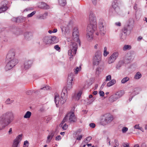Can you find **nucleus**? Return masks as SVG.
<instances>
[{
    "label": "nucleus",
    "mask_w": 147,
    "mask_h": 147,
    "mask_svg": "<svg viewBox=\"0 0 147 147\" xmlns=\"http://www.w3.org/2000/svg\"><path fill=\"white\" fill-rule=\"evenodd\" d=\"M79 33L77 29H74L73 33V38L75 42H71L69 45L70 49L68 51V55L70 56L69 59L70 60L72 59V57L74 56L76 53L78 48L77 44L78 43L80 45V42L79 39Z\"/></svg>",
    "instance_id": "nucleus-1"
},
{
    "label": "nucleus",
    "mask_w": 147,
    "mask_h": 147,
    "mask_svg": "<svg viewBox=\"0 0 147 147\" xmlns=\"http://www.w3.org/2000/svg\"><path fill=\"white\" fill-rule=\"evenodd\" d=\"M89 24L87 27L86 37L89 40L92 39L93 34L96 29V19L93 13L90 11L89 15Z\"/></svg>",
    "instance_id": "nucleus-2"
},
{
    "label": "nucleus",
    "mask_w": 147,
    "mask_h": 147,
    "mask_svg": "<svg viewBox=\"0 0 147 147\" xmlns=\"http://www.w3.org/2000/svg\"><path fill=\"white\" fill-rule=\"evenodd\" d=\"M13 116L11 112H7L3 113L0 117V130L4 129L6 126H8L12 122L11 117Z\"/></svg>",
    "instance_id": "nucleus-3"
},
{
    "label": "nucleus",
    "mask_w": 147,
    "mask_h": 147,
    "mask_svg": "<svg viewBox=\"0 0 147 147\" xmlns=\"http://www.w3.org/2000/svg\"><path fill=\"white\" fill-rule=\"evenodd\" d=\"M76 118L74 113L73 112H70L68 113L62 121V123L65 122H74L76 121Z\"/></svg>",
    "instance_id": "nucleus-4"
},
{
    "label": "nucleus",
    "mask_w": 147,
    "mask_h": 147,
    "mask_svg": "<svg viewBox=\"0 0 147 147\" xmlns=\"http://www.w3.org/2000/svg\"><path fill=\"white\" fill-rule=\"evenodd\" d=\"M113 119L112 115L109 113L104 114L101 119V122L103 124L106 125L111 123Z\"/></svg>",
    "instance_id": "nucleus-5"
},
{
    "label": "nucleus",
    "mask_w": 147,
    "mask_h": 147,
    "mask_svg": "<svg viewBox=\"0 0 147 147\" xmlns=\"http://www.w3.org/2000/svg\"><path fill=\"white\" fill-rule=\"evenodd\" d=\"M124 93V92L122 90L117 92L110 96L109 100L112 102H115L121 98Z\"/></svg>",
    "instance_id": "nucleus-6"
},
{
    "label": "nucleus",
    "mask_w": 147,
    "mask_h": 147,
    "mask_svg": "<svg viewBox=\"0 0 147 147\" xmlns=\"http://www.w3.org/2000/svg\"><path fill=\"white\" fill-rule=\"evenodd\" d=\"M101 60V54L100 52L99 51H97L95 52L92 59L93 65H98L100 63Z\"/></svg>",
    "instance_id": "nucleus-7"
},
{
    "label": "nucleus",
    "mask_w": 147,
    "mask_h": 147,
    "mask_svg": "<svg viewBox=\"0 0 147 147\" xmlns=\"http://www.w3.org/2000/svg\"><path fill=\"white\" fill-rule=\"evenodd\" d=\"M98 27L100 33L101 35H104L107 32L106 25L105 20L100 19L98 22Z\"/></svg>",
    "instance_id": "nucleus-8"
},
{
    "label": "nucleus",
    "mask_w": 147,
    "mask_h": 147,
    "mask_svg": "<svg viewBox=\"0 0 147 147\" xmlns=\"http://www.w3.org/2000/svg\"><path fill=\"white\" fill-rule=\"evenodd\" d=\"M74 77V74L73 73H71L68 76L67 78V84L66 87L64 88L63 89H65L67 91L71 90L72 87V82L73 78Z\"/></svg>",
    "instance_id": "nucleus-9"
},
{
    "label": "nucleus",
    "mask_w": 147,
    "mask_h": 147,
    "mask_svg": "<svg viewBox=\"0 0 147 147\" xmlns=\"http://www.w3.org/2000/svg\"><path fill=\"white\" fill-rule=\"evenodd\" d=\"M7 63L5 67L6 70H8L11 69L18 62L17 59H13L7 60Z\"/></svg>",
    "instance_id": "nucleus-10"
},
{
    "label": "nucleus",
    "mask_w": 147,
    "mask_h": 147,
    "mask_svg": "<svg viewBox=\"0 0 147 147\" xmlns=\"http://www.w3.org/2000/svg\"><path fill=\"white\" fill-rule=\"evenodd\" d=\"M67 91L65 89H63L61 94L60 103L63 104L65 103L67 99Z\"/></svg>",
    "instance_id": "nucleus-11"
},
{
    "label": "nucleus",
    "mask_w": 147,
    "mask_h": 147,
    "mask_svg": "<svg viewBox=\"0 0 147 147\" xmlns=\"http://www.w3.org/2000/svg\"><path fill=\"white\" fill-rule=\"evenodd\" d=\"M32 64V62L31 60L26 59L23 61V67L24 69H28L31 67Z\"/></svg>",
    "instance_id": "nucleus-12"
},
{
    "label": "nucleus",
    "mask_w": 147,
    "mask_h": 147,
    "mask_svg": "<svg viewBox=\"0 0 147 147\" xmlns=\"http://www.w3.org/2000/svg\"><path fill=\"white\" fill-rule=\"evenodd\" d=\"M15 53L14 51L11 50L9 51L6 57L7 60L17 59L15 57Z\"/></svg>",
    "instance_id": "nucleus-13"
},
{
    "label": "nucleus",
    "mask_w": 147,
    "mask_h": 147,
    "mask_svg": "<svg viewBox=\"0 0 147 147\" xmlns=\"http://www.w3.org/2000/svg\"><path fill=\"white\" fill-rule=\"evenodd\" d=\"M134 58V55L133 53L131 52H129L127 53V54L125 55L123 59L126 62V61H131V60L133 59Z\"/></svg>",
    "instance_id": "nucleus-14"
},
{
    "label": "nucleus",
    "mask_w": 147,
    "mask_h": 147,
    "mask_svg": "<svg viewBox=\"0 0 147 147\" xmlns=\"http://www.w3.org/2000/svg\"><path fill=\"white\" fill-rule=\"evenodd\" d=\"M2 5V6L0 8V13L5 11L8 8L7 5V2L6 1H3L1 3Z\"/></svg>",
    "instance_id": "nucleus-15"
},
{
    "label": "nucleus",
    "mask_w": 147,
    "mask_h": 147,
    "mask_svg": "<svg viewBox=\"0 0 147 147\" xmlns=\"http://www.w3.org/2000/svg\"><path fill=\"white\" fill-rule=\"evenodd\" d=\"M43 42L45 45H50L51 44V36H45L42 39Z\"/></svg>",
    "instance_id": "nucleus-16"
},
{
    "label": "nucleus",
    "mask_w": 147,
    "mask_h": 147,
    "mask_svg": "<svg viewBox=\"0 0 147 147\" xmlns=\"http://www.w3.org/2000/svg\"><path fill=\"white\" fill-rule=\"evenodd\" d=\"M22 134H19L18 136L14 139L13 142V144L18 145L19 143L21 141L22 139Z\"/></svg>",
    "instance_id": "nucleus-17"
},
{
    "label": "nucleus",
    "mask_w": 147,
    "mask_h": 147,
    "mask_svg": "<svg viewBox=\"0 0 147 147\" xmlns=\"http://www.w3.org/2000/svg\"><path fill=\"white\" fill-rule=\"evenodd\" d=\"M54 101L57 107H58L59 102H60V99L59 94L57 93L55 94Z\"/></svg>",
    "instance_id": "nucleus-18"
},
{
    "label": "nucleus",
    "mask_w": 147,
    "mask_h": 147,
    "mask_svg": "<svg viewBox=\"0 0 147 147\" xmlns=\"http://www.w3.org/2000/svg\"><path fill=\"white\" fill-rule=\"evenodd\" d=\"M82 93V91H80L78 93L75 94L73 96V99L75 100H79L81 96Z\"/></svg>",
    "instance_id": "nucleus-19"
},
{
    "label": "nucleus",
    "mask_w": 147,
    "mask_h": 147,
    "mask_svg": "<svg viewBox=\"0 0 147 147\" xmlns=\"http://www.w3.org/2000/svg\"><path fill=\"white\" fill-rule=\"evenodd\" d=\"M125 62L124 59L119 61L116 65V68L117 69H120V67L123 66Z\"/></svg>",
    "instance_id": "nucleus-20"
},
{
    "label": "nucleus",
    "mask_w": 147,
    "mask_h": 147,
    "mask_svg": "<svg viewBox=\"0 0 147 147\" xmlns=\"http://www.w3.org/2000/svg\"><path fill=\"white\" fill-rule=\"evenodd\" d=\"M51 44L57 43L59 41L58 38L55 36H51Z\"/></svg>",
    "instance_id": "nucleus-21"
},
{
    "label": "nucleus",
    "mask_w": 147,
    "mask_h": 147,
    "mask_svg": "<svg viewBox=\"0 0 147 147\" xmlns=\"http://www.w3.org/2000/svg\"><path fill=\"white\" fill-rule=\"evenodd\" d=\"M54 134L53 132L50 133L49 134V135L47 137V139L46 141V143H49L50 142L53 137L54 136Z\"/></svg>",
    "instance_id": "nucleus-22"
},
{
    "label": "nucleus",
    "mask_w": 147,
    "mask_h": 147,
    "mask_svg": "<svg viewBox=\"0 0 147 147\" xmlns=\"http://www.w3.org/2000/svg\"><path fill=\"white\" fill-rule=\"evenodd\" d=\"M32 36V33L30 32H26L24 33V36L25 38L27 40L30 39Z\"/></svg>",
    "instance_id": "nucleus-23"
},
{
    "label": "nucleus",
    "mask_w": 147,
    "mask_h": 147,
    "mask_svg": "<svg viewBox=\"0 0 147 147\" xmlns=\"http://www.w3.org/2000/svg\"><path fill=\"white\" fill-rule=\"evenodd\" d=\"M24 18L22 17H20L18 18H12V21L16 22H21L23 21Z\"/></svg>",
    "instance_id": "nucleus-24"
},
{
    "label": "nucleus",
    "mask_w": 147,
    "mask_h": 147,
    "mask_svg": "<svg viewBox=\"0 0 147 147\" xmlns=\"http://www.w3.org/2000/svg\"><path fill=\"white\" fill-rule=\"evenodd\" d=\"M39 7L41 8L45 9H48L49 8V6L44 2H41L40 5Z\"/></svg>",
    "instance_id": "nucleus-25"
},
{
    "label": "nucleus",
    "mask_w": 147,
    "mask_h": 147,
    "mask_svg": "<svg viewBox=\"0 0 147 147\" xmlns=\"http://www.w3.org/2000/svg\"><path fill=\"white\" fill-rule=\"evenodd\" d=\"M116 82V80L115 79H113L111 80L107 84V87H110L115 84Z\"/></svg>",
    "instance_id": "nucleus-26"
},
{
    "label": "nucleus",
    "mask_w": 147,
    "mask_h": 147,
    "mask_svg": "<svg viewBox=\"0 0 147 147\" xmlns=\"http://www.w3.org/2000/svg\"><path fill=\"white\" fill-rule=\"evenodd\" d=\"M119 53L117 51H115L113 52L110 56L116 60L118 57Z\"/></svg>",
    "instance_id": "nucleus-27"
},
{
    "label": "nucleus",
    "mask_w": 147,
    "mask_h": 147,
    "mask_svg": "<svg viewBox=\"0 0 147 147\" xmlns=\"http://www.w3.org/2000/svg\"><path fill=\"white\" fill-rule=\"evenodd\" d=\"M118 0H114L112 3V6L115 9L118 6Z\"/></svg>",
    "instance_id": "nucleus-28"
},
{
    "label": "nucleus",
    "mask_w": 147,
    "mask_h": 147,
    "mask_svg": "<svg viewBox=\"0 0 147 147\" xmlns=\"http://www.w3.org/2000/svg\"><path fill=\"white\" fill-rule=\"evenodd\" d=\"M140 92V89L138 88H135L134 89L133 92L131 93V95L134 96L138 94Z\"/></svg>",
    "instance_id": "nucleus-29"
},
{
    "label": "nucleus",
    "mask_w": 147,
    "mask_h": 147,
    "mask_svg": "<svg viewBox=\"0 0 147 147\" xmlns=\"http://www.w3.org/2000/svg\"><path fill=\"white\" fill-rule=\"evenodd\" d=\"M32 114V113L30 111H27L26 112L25 115L24 116V118L28 119L30 118Z\"/></svg>",
    "instance_id": "nucleus-30"
},
{
    "label": "nucleus",
    "mask_w": 147,
    "mask_h": 147,
    "mask_svg": "<svg viewBox=\"0 0 147 147\" xmlns=\"http://www.w3.org/2000/svg\"><path fill=\"white\" fill-rule=\"evenodd\" d=\"M81 70V67L80 66L79 67H77L74 69V74H77L78 72L80 71Z\"/></svg>",
    "instance_id": "nucleus-31"
},
{
    "label": "nucleus",
    "mask_w": 147,
    "mask_h": 147,
    "mask_svg": "<svg viewBox=\"0 0 147 147\" xmlns=\"http://www.w3.org/2000/svg\"><path fill=\"white\" fill-rule=\"evenodd\" d=\"M116 60L110 56L108 60V63L109 64H111L114 62Z\"/></svg>",
    "instance_id": "nucleus-32"
},
{
    "label": "nucleus",
    "mask_w": 147,
    "mask_h": 147,
    "mask_svg": "<svg viewBox=\"0 0 147 147\" xmlns=\"http://www.w3.org/2000/svg\"><path fill=\"white\" fill-rule=\"evenodd\" d=\"M142 77L141 74L139 72H137L135 75L134 78L138 80L140 79Z\"/></svg>",
    "instance_id": "nucleus-33"
},
{
    "label": "nucleus",
    "mask_w": 147,
    "mask_h": 147,
    "mask_svg": "<svg viewBox=\"0 0 147 147\" xmlns=\"http://www.w3.org/2000/svg\"><path fill=\"white\" fill-rule=\"evenodd\" d=\"M124 34H122L121 37V40H122L123 41L125 39L127 36V35L126 34V32L127 30H125V29H124Z\"/></svg>",
    "instance_id": "nucleus-34"
},
{
    "label": "nucleus",
    "mask_w": 147,
    "mask_h": 147,
    "mask_svg": "<svg viewBox=\"0 0 147 147\" xmlns=\"http://www.w3.org/2000/svg\"><path fill=\"white\" fill-rule=\"evenodd\" d=\"M58 2L59 5L61 6H64L66 4L65 0H59Z\"/></svg>",
    "instance_id": "nucleus-35"
},
{
    "label": "nucleus",
    "mask_w": 147,
    "mask_h": 147,
    "mask_svg": "<svg viewBox=\"0 0 147 147\" xmlns=\"http://www.w3.org/2000/svg\"><path fill=\"white\" fill-rule=\"evenodd\" d=\"M61 28L62 33L64 34H65L68 31V28L65 26H62Z\"/></svg>",
    "instance_id": "nucleus-36"
},
{
    "label": "nucleus",
    "mask_w": 147,
    "mask_h": 147,
    "mask_svg": "<svg viewBox=\"0 0 147 147\" xmlns=\"http://www.w3.org/2000/svg\"><path fill=\"white\" fill-rule=\"evenodd\" d=\"M129 80V78L127 77H126L123 78L121 81V82L122 84H125Z\"/></svg>",
    "instance_id": "nucleus-37"
},
{
    "label": "nucleus",
    "mask_w": 147,
    "mask_h": 147,
    "mask_svg": "<svg viewBox=\"0 0 147 147\" xmlns=\"http://www.w3.org/2000/svg\"><path fill=\"white\" fill-rule=\"evenodd\" d=\"M63 123H62V122L61 123L60 125L64 130H65L67 128L68 125L66 123L63 125Z\"/></svg>",
    "instance_id": "nucleus-38"
},
{
    "label": "nucleus",
    "mask_w": 147,
    "mask_h": 147,
    "mask_svg": "<svg viewBox=\"0 0 147 147\" xmlns=\"http://www.w3.org/2000/svg\"><path fill=\"white\" fill-rule=\"evenodd\" d=\"M134 128L136 129H138L140 130L142 132H144V129L142 127H140L139 126V124H136V125L134 126Z\"/></svg>",
    "instance_id": "nucleus-39"
},
{
    "label": "nucleus",
    "mask_w": 147,
    "mask_h": 147,
    "mask_svg": "<svg viewBox=\"0 0 147 147\" xmlns=\"http://www.w3.org/2000/svg\"><path fill=\"white\" fill-rule=\"evenodd\" d=\"M109 54V52L107 51V48L105 47L104 48L103 55L104 57H106Z\"/></svg>",
    "instance_id": "nucleus-40"
},
{
    "label": "nucleus",
    "mask_w": 147,
    "mask_h": 147,
    "mask_svg": "<svg viewBox=\"0 0 147 147\" xmlns=\"http://www.w3.org/2000/svg\"><path fill=\"white\" fill-rule=\"evenodd\" d=\"M131 46L128 45H126L124 46L123 48V50L124 51H126L127 50H129L131 49Z\"/></svg>",
    "instance_id": "nucleus-41"
},
{
    "label": "nucleus",
    "mask_w": 147,
    "mask_h": 147,
    "mask_svg": "<svg viewBox=\"0 0 147 147\" xmlns=\"http://www.w3.org/2000/svg\"><path fill=\"white\" fill-rule=\"evenodd\" d=\"M29 145V143L27 140L25 141L23 144V147H28Z\"/></svg>",
    "instance_id": "nucleus-42"
},
{
    "label": "nucleus",
    "mask_w": 147,
    "mask_h": 147,
    "mask_svg": "<svg viewBox=\"0 0 147 147\" xmlns=\"http://www.w3.org/2000/svg\"><path fill=\"white\" fill-rule=\"evenodd\" d=\"M36 13V11H34L32 12L30 14H28L27 16L28 18H30L32 17Z\"/></svg>",
    "instance_id": "nucleus-43"
},
{
    "label": "nucleus",
    "mask_w": 147,
    "mask_h": 147,
    "mask_svg": "<svg viewBox=\"0 0 147 147\" xmlns=\"http://www.w3.org/2000/svg\"><path fill=\"white\" fill-rule=\"evenodd\" d=\"M128 130V128L127 127H124L122 128L121 131L122 133H125Z\"/></svg>",
    "instance_id": "nucleus-44"
},
{
    "label": "nucleus",
    "mask_w": 147,
    "mask_h": 147,
    "mask_svg": "<svg viewBox=\"0 0 147 147\" xmlns=\"http://www.w3.org/2000/svg\"><path fill=\"white\" fill-rule=\"evenodd\" d=\"M111 77L110 75H109L106 77V81H109L111 80Z\"/></svg>",
    "instance_id": "nucleus-45"
},
{
    "label": "nucleus",
    "mask_w": 147,
    "mask_h": 147,
    "mask_svg": "<svg viewBox=\"0 0 147 147\" xmlns=\"http://www.w3.org/2000/svg\"><path fill=\"white\" fill-rule=\"evenodd\" d=\"M82 135H79L77 136L76 139L77 140H80L82 139Z\"/></svg>",
    "instance_id": "nucleus-46"
},
{
    "label": "nucleus",
    "mask_w": 147,
    "mask_h": 147,
    "mask_svg": "<svg viewBox=\"0 0 147 147\" xmlns=\"http://www.w3.org/2000/svg\"><path fill=\"white\" fill-rule=\"evenodd\" d=\"M92 139V138L91 137L89 136L88 137L86 138V140H85V142L86 143L88 142L90 140Z\"/></svg>",
    "instance_id": "nucleus-47"
},
{
    "label": "nucleus",
    "mask_w": 147,
    "mask_h": 147,
    "mask_svg": "<svg viewBox=\"0 0 147 147\" xmlns=\"http://www.w3.org/2000/svg\"><path fill=\"white\" fill-rule=\"evenodd\" d=\"M49 89L50 87L48 86H46L41 89V90H49Z\"/></svg>",
    "instance_id": "nucleus-48"
},
{
    "label": "nucleus",
    "mask_w": 147,
    "mask_h": 147,
    "mask_svg": "<svg viewBox=\"0 0 147 147\" xmlns=\"http://www.w3.org/2000/svg\"><path fill=\"white\" fill-rule=\"evenodd\" d=\"M54 49L57 51H59L60 49V47L58 45H55L54 47Z\"/></svg>",
    "instance_id": "nucleus-49"
},
{
    "label": "nucleus",
    "mask_w": 147,
    "mask_h": 147,
    "mask_svg": "<svg viewBox=\"0 0 147 147\" xmlns=\"http://www.w3.org/2000/svg\"><path fill=\"white\" fill-rule=\"evenodd\" d=\"M114 142L115 143L116 146H119V144L118 143V140L117 139H115L114 140Z\"/></svg>",
    "instance_id": "nucleus-50"
},
{
    "label": "nucleus",
    "mask_w": 147,
    "mask_h": 147,
    "mask_svg": "<svg viewBox=\"0 0 147 147\" xmlns=\"http://www.w3.org/2000/svg\"><path fill=\"white\" fill-rule=\"evenodd\" d=\"M99 94L100 96H103L104 95V92L102 91H100L99 92Z\"/></svg>",
    "instance_id": "nucleus-51"
},
{
    "label": "nucleus",
    "mask_w": 147,
    "mask_h": 147,
    "mask_svg": "<svg viewBox=\"0 0 147 147\" xmlns=\"http://www.w3.org/2000/svg\"><path fill=\"white\" fill-rule=\"evenodd\" d=\"M90 126L92 128H94L95 127V124L94 123H91L89 124Z\"/></svg>",
    "instance_id": "nucleus-52"
},
{
    "label": "nucleus",
    "mask_w": 147,
    "mask_h": 147,
    "mask_svg": "<svg viewBox=\"0 0 147 147\" xmlns=\"http://www.w3.org/2000/svg\"><path fill=\"white\" fill-rule=\"evenodd\" d=\"M61 136H60L59 135V136H57L56 137L55 140H56L58 141V140H61Z\"/></svg>",
    "instance_id": "nucleus-53"
},
{
    "label": "nucleus",
    "mask_w": 147,
    "mask_h": 147,
    "mask_svg": "<svg viewBox=\"0 0 147 147\" xmlns=\"http://www.w3.org/2000/svg\"><path fill=\"white\" fill-rule=\"evenodd\" d=\"M92 3L94 5H96L97 3L96 0H92Z\"/></svg>",
    "instance_id": "nucleus-54"
},
{
    "label": "nucleus",
    "mask_w": 147,
    "mask_h": 147,
    "mask_svg": "<svg viewBox=\"0 0 147 147\" xmlns=\"http://www.w3.org/2000/svg\"><path fill=\"white\" fill-rule=\"evenodd\" d=\"M8 134L9 135H10L12 133V128H10L9 129V130L8 131Z\"/></svg>",
    "instance_id": "nucleus-55"
},
{
    "label": "nucleus",
    "mask_w": 147,
    "mask_h": 147,
    "mask_svg": "<svg viewBox=\"0 0 147 147\" xmlns=\"http://www.w3.org/2000/svg\"><path fill=\"white\" fill-rule=\"evenodd\" d=\"M10 99L9 98L6 101V103L7 104H9L11 103V102L10 101Z\"/></svg>",
    "instance_id": "nucleus-56"
},
{
    "label": "nucleus",
    "mask_w": 147,
    "mask_h": 147,
    "mask_svg": "<svg viewBox=\"0 0 147 147\" xmlns=\"http://www.w3.org/2000/svg\"><path fill=\"white\" fill-rule=\"evenodd\" d=\"M124 147H129L128 144L124 143L123 144Z\"/></svg>",
    "instance_id": "nucleus-57"
},
{
    "label": "nucleus",
    "mask_w": 147,
    "mask_h": 147,
    "mask_svg": "<svg viewBox=\"0 0 147 147\" xmlns=\"http://www.w3.org/2000/svg\"><path fill=\"white\" fill-rule=\"evenodd\" d=\"M115 25L118 26H121V24L120 22H119L115 23Z\"/></svg>",
    "instance_id": "nucleus-58"
},
{
    "label": "nucleus",
    "mask_w": 147,
    "mask_h": 147,
    "mask_svg": "<svg viewBox=\"0 0 147 147\" xmlns=\"http://www.w3.org/2000/svg\"><path fill=\"white\" fill-rule=\"evenodd\" d=\"M100 68L99 67H97V68L96 69V72H98V73H99L100 72Z\"/></svg>",
    "instance_id": "nucleus-59"
},
{
    "label": "nucleus",
    "mask_w": 147,
    "mask_h": 147,
    "mask_svg": "<svg viewBox=\"0 0 147 147\" xmlns=\"http://www.w3.org/2000/svg\"><path fill=\"white\" fill-rule=\"evenodd\" d=\"M30 10V8H28L25 9V10H24V11L26 12Z\"/></svg>",
    "instance_id": "nucleus-60"
},
{
    "label": "nucleus",
    "mask_w": 147,
    "mask_h": 147,
    "mask_svg": "<svg viewBox=\"0 0 147 147\" xmlns=\"http://www.w3.org/2000/svg\"><path fill=\"white\" fill-rule=\"evenodd\" d=\"M94 99L93 98H92L90 100V101L88 102V103L89 104H91L94 101Z\"/></svg>",
    "instance_id": "nucleus-61"
},
{
    "label": "nucleus",
    "mask_w": 147,
    "mask_h": 147,
    "mask_svg": "<svg viewBox=\"0 0 147 147\" xmlns=\"http://www.w3.org/2000/svg\"><path fill=\"white\" fill-rule=\"evenodd\" d=\"M131 97L129 99V101H131V100H132V98H133V97L134 96V95H133L132 96V95H131Z\"/></svg>",
    "instance_id": "nucleus-62"
},
{
    "label": "nucleus",
    "mask_w": 147,
    "mask_h": 147,
    "mask_svg": "<svg viewBox=\"0 0 147 147\" xmlns=\"http://www.w3.org/2000/svg\"><path fill=\"white\" fill-rule=\"evenodd\" d=\"M12 147H19V145H16L13 144Z\"/></svg>",
    "instance_id": "nucleus-63"
},
{
    "label": "nucleus",
    "mask_w": 147,
    "mask_h": 147,
    "mask_svg": "<svg viewBox=\"0 0 147 147\" xmlns=\"http://www.w3.org/2000/svg\"><path fill=\"white\" fill-rule=\"evenodd\" d=\"M44 110H45V109L44 108H43V107L42 108H41L40 110H39V111L40 112H43L44 111Z\"/></svg>",
    "instance_id": "nucleus-64"
}]
</instances>
